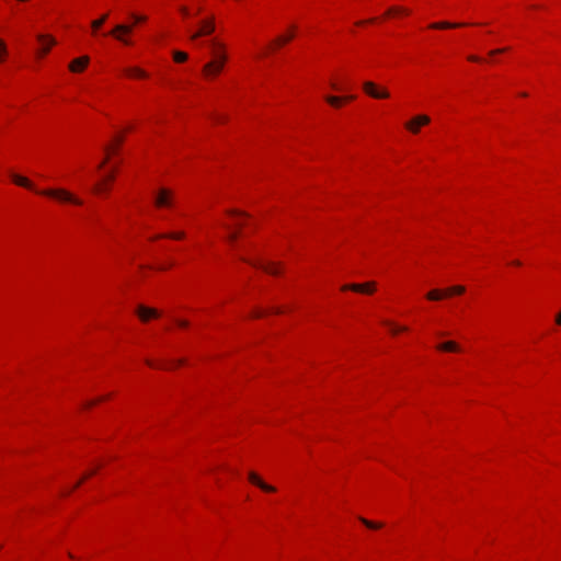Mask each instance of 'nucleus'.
<instances>
[{"label":"nucleus","instance_id":"14","mask_svg":"<svg viewBox=\"0 0 561 561\" xmlns=\"http://www.w3.org/2000/svg\"><path fill=\"white\" fill-rule=\"evenodd\" d=\"M107 18H108V14L105 13L100 19L92 21L91 27H92L93 32H96L105 23Z\"/></svg>","mask_w":561,"mask_h":561},{"label":"nucleus","instance_id":"23","mask_svg":"<svg viewBox=\"0 0 561 561\" xmlns=\"http://www.w3.org/2000/svg\"><path fill=\"white\" fill-rule=\"evenodd\" d=\"M7 54L5 44L0 39V61L2 60V56Z\"/></svg>","mask_w":561,"mask_h":561},{"label":"nucleus","instance_id":"30","mask_svg":"<svg viewBox=\"0 0 561 561\" xmlns=\"http://www.w3.org/2000/svg\"><path fill=\"white\" fill-rule=\"evenodd\" d=\"M201 12H202V8L201 7L196 8V14H198Z\"/></svg>","mask_w":561,"mask_h":561},{"label":"nucleus","instance_id":"5","mask_svg":"<svg viewBox=\"0 0 561 561\" xmlns=\"http://www.w3.org/2000/svg\"><path fill=\"white\" fill-rule=\"evenodd\" d=\"M214 31H215L214 19L210 18V19H207V20H203V21H201L199 30L194 32V33H192L190 35V38L192 41H195V39H197L201 36H206V35L211 34Z\"/></svg>","mask_w":561,"mask_h":561},{"label":"nucleus","instance_id":"21","mask_svg":"<svg viewBox=\"0 0 561 561\" xmlns=\"http://www.w3.org/2000/svg\"><path fill=\"white\" fill-rule=\"evenodd\" d=\"M293 37H294V34L280 36V37L276 38L275 43L278 45H282V44L289 42Z\"/></svg>","mask_w":561,"mask_h":561},{"label":"nucleus","instance_id":"20","mask_svg":"<svg viewBox=\"0 0 561 561\" xmlns=\"http://www.w3.org/2000/svg\"><path fill=\"white\" fill-rule=\"evenodd\" d=\"M359 519H360V522H362L366 527H368V528H371V529H378V528H380V527H381V525H380V524H376V523L369 522V520H367V519H365V518H362V517H360Z\"/></svg>","mask_w":561,"mask_h":561},{"label":"nucleus","instance_id":"13","mask_svg":"<svg viewBox=\"0 0 561 561\" xmlns=\"http://www.w3.org/2000/svg\"><path fill=\"white\" fill-rule=\"evenodd\" d=\"M128 76L137 77V78H146L148 75L146 71L138 67H131L125 70Z\"/></svg>","mask_w":561,"mask_h":561},{"label":"nucleus","instance_id":"4","mask_svg":"<svg viewBox=\"0 0 561 561\" xmlns=\"http://www.w3.org/2000/svg\"><path fill=\"white\" fill-rule=\"evenodd\" d=\"M363 89L365 93H367L369 96L380 100V99H388L389 92L385 88H379L376 83L371 81H366L363 83Z\"/></svg>","mask_w":561,"mask_h":561},{"label":"nucleus","instance_id":"17","mask_svg":"<svg viewBox=\"0 0 561 561\" xmlns=\"http://www.w3.org/2000/svg\"><path fill=\"white\" fill-rule=\"evenodd\" d=\"M444 297H445V291H442V290H438V289L431 290L427 294V298L430 300H440Z\"/></svg>","mask_w":561,"mask_h":561},{"label":"nucleus","instance_id":"18","mask_svg":"<svg viewBox=\"0 0 561 561\" xmlns=\"http://www.w3.org/2000/svg\"><path fill=\"white\" fill-rule=\"evenodd\" d=\"M188 58L187 54L184 51L175 50L173 51V59L175 62H184Z\"/></svg>","mask_w":561,"mask_h":561},{"label":"nucleus","instance_id":"29","mask_svg":"<svg viewBox=\"0 0 561 561\" xmlns=\"http://www.w3.org/2000/svg\"><path fill=\"white\" fill-rule=\"evenodd\" d=\"M331 87L335 90H340V88L335 83H332Z\"/></svg>","mask_w":561,"mask_h":561},{"label":"nucleus","instance_id":"25","mask_svg":"<svg viewBox=\"0 0 561 561\" xmlns=\"http://www.w3.org/2000/svg\"><path fill=\"white\" fill-rule=\"evenodd\" d=\"M180 12H181L184 16H188V15H190L188 9H187L186 7H180Z\"/></svg>","mask_w":561,"mask_h":561},{"label":"nucleus","instance_id":"24","mask_svg":"<svg viewBox=\"0 0 561 561\" xmlns=\"http://www.w3.org/2000/svg\"><path fill=\"white\" fill-rule=\"evenodd\" d=\"M506 48H497V49H493L490 51V55L493 56V55H496V54H501L503 51H505Z\"/></svg>","mask_w":561,"mask_h":561},{"label":"nucleus","instance_id":"28","mask_svg":"<svg viewBox=\"0 0 561 561\" xmlns=\"http://www.w3.org/2000/svg\"><path fill=\"white\" fill-rule=\"evenodd\" d=\"M513 264L516 266H519L522 263H520V261L516 260V261H513Z\"/></svg>","mask_w":561,"mask_h":561},{"label":"nucleus","instance_id":"12","mask_svg":"<svg viewBox=\"0 0 561 561\" xmlns=\"http://www.w3.org/2000/svg\"><path fill=\"white\" fill-rule=\"evenodd\" d=\"M465 24L461 23H449V22H438L431 24L432 28H455L463 26Z\"/></svg>","mask_w":561,"mask_h":561},{"label":"nucleus","instance_id":"9","mask_svg":"<svg viewBox=\"0 0 561 561\" xmlns=\"http://www.w3.org/2000/svg\"><path fill=\"white\" fill-rule=\"evenodd\" d=\"M437 350L443 352H459L460 346L454 341H446L438 344Z\"/></svg>","mask_w":561,"mask_h":561},{"label":"nucleus","instance_id":"1","mask_svg":"<svg viewBox=\"0 0 561 561\" xmlns=\"http://www.w3.org/2000/svg\"><path fill=\"white\" fill-rule=\"evenodd\" d=\"M211 46H213V59L210 61H208L207 64H205L203 67V75L208 79H211V78H215L216 76H218L221 72V70L224 69V66L227 61V55L224 51V49H225L224 44H221L217 41H211Z\"/></svg>","mask_w":561,"mask_h":561},{"label":"nucleus","instance_id":"7","mask_svg":"<svg viewBox=\"0 0 561 561\" xmlns=\"http://www.w3.org/2000/svg\"><path fill=\"white\" fill-rule=\"evenodd\" d=\"M90 62V58L88 56H82L73 59L69 64V70L71 72H81Z\"/></svg>","mask_w":561,"mask_h":561},{"label":"nucleus","instance_id":"2","mask_svg":"<svg viewBox=\"0 0 561 561\" xmlns=\"http://www.w3.org/2000/svg\"><path fill=\"white\" fill-rule=\"evenodd\" d=\"M123 142H124V136L121 134L115 135L112 138V140L104 146L103 150L105 153V158L103 159L102 162H100V165L106 163L111 159L112 156H115L118 152Z\"/></svg>","mask_w":561,"mask_h":561},{"label":"nucleus","instance_id":"6","mask_svg":"<svg viewBox=\"0 0 561 561\" xmlns=\"http://www.w3.org/2000/svg\"><path fill=\"white\" fill-rule=\"evenodd\" d=\"M430 122L431 118L427 115H417L405 123V128L413 134H417L420 131V127L427 125Z\"/></svg>","mask_w":561,"mask_h":561},{"label":"nucleus","instance_id":"3","mask_svg":"<svg viewBox=\"0 0 561 561\" xmlns=\"http://www.w3.org/2000/svg\"><path fill=\"white\" fill-rule=\"evenodd\" d=\"M133 32V25L128 24H116L114 28L108 33V35H112L117 41L125 45H130L131 42L128 39L127 35H129Z\"/></svg>","mask_w":561,"mask_h":561},{"label":"nucleus","instance_id":"10","mask_svg":"<svg viewBox=\"0 0 561 561\" xmlns=\"http://www.w3.org/2000/svg\"><path fill=\"white\" fill-rule=\"evenodd\" d=\"M354 99L353 95H348V96H345V98H339V96H333V95H329L325 98L327 102L332 105V106H335V107H339L342 103V101H352Z\"/></svg>","mask_w":561,"mask_h":561},{"label":"nucleus","instance_id":"8","mask_svg":"<svg viewBox=\"0 0 561 561\" xmlns=\"http://www.w3.org/2000/svg\"><path fill=\"white\" fill-rule=\"evenodd\" d=\"M375 290H376L375 282H367V283H363V284L353 283V293L371 295Z\"/></svg>","mask_w":561,"mask_h":561},{"label":"nucleus","instance_id":"15","mask_svg":"<svg viewBox=\"0 0 561 561\" xmlns=\"http://www.w3.org/2000/svg\"><path fill=\"white\" fill-rule=\"evenodd\" d=\"M465 290L466 289L463 286H460V285L453 286L445 290V297L449 296V295H461L465 293Z\"/></svg>","mask_w":561,"mask_h":561},{"label":"nucleus","instance_id":"27","mask_svg":"<svg viewBox=\"0 0 561 561\" xmlns=\"http://www.w3.org/2000/svg\"><path fill=\"white\" fill-rule=\"evenodd\" d=\"M468 59H469L470 61H480V58H479V57H477V56H474V55L469 56V57H468Z\"/></svg>","mask_w":561,"mask_h":561},{"label":"nucleus","instance_id":"11","mask_svg":"<svg viewBox=\"0 0 561 561\" xmlns=\"http://www.w3.org/2000/svg\"><path fill=\"white\" fill-rule=\"evenodd\" d=\"M38 41L42 42L43 44L46 42L48 43L47 46L43 47V49H42L43 55L47 54L49 50V46H53L55 44V39L48 35H39Z\"/></svg>","mask_w":561,"mask_h":561},{"label":"nucleus","instance_id":"16","mask_svg":"<svg viewBox=\"0 0 561 561\" xmlns=\"http://www.w3.org/2000/svg\"><path fill=\"white\" fill-rule=\"evenodd\" d=\"M383 324L387 325L393 334H397L399 332H404L408 330L407 327H398L390 321H383Z\"/></svg>","mask_w":561,"mask_h":561},{"label":"nucleus","instance_id":"26","mask_svg":"<svg viewBox=\"0 0 561 561\" xmlns=\"http://www.w3.org/2000/svg\"><path fill=\"white\" fill-rule=\"evenodd\" d=\"M556 323L561 325V311L556 316Z\"/></svg>","mask_w":561,"mask_h":561},{"label":"nucleus","instance_id":"22","mask_svg":"<svg viewBox=\"0 0 561 561\" xmlns=\"http://www.w3.org/2000/svg\"><path fill=\"white\" fill-rule=\"evenodd\" d=\"M131 18L134 19L135 23H142L147 20L145 15H138V14H131Z\"/></svg>","mask_w":561,"mask_h":561},{"label":"nucleus","instance_id":"19","mask_svg":"<svg viewBox=\"0 0 561 561\" xmlns=\"http://www.w3.org/2000/svg\"><path fill=\"white\" fill-rule=\"evenodd\" d=\"M397 13L409 14V11L407 9H403V8L393 7V8H390L388 10V12H387L388 15L397 14Z\"/></svg>","mask_w":561,"mask_h":561}]
</instances>
